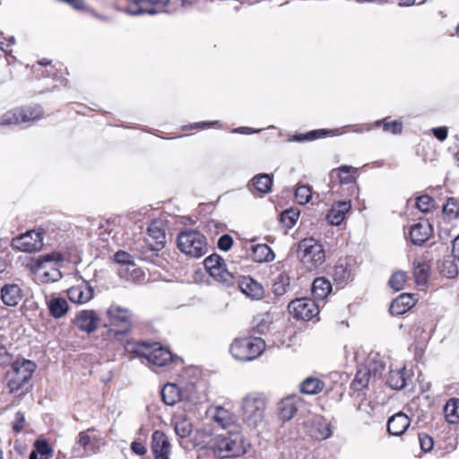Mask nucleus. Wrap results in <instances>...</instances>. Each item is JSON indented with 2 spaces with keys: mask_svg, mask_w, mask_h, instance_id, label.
<instances>
[{
  "mask_svg": "<svg viewBox=\"0 0 459 459\" xmlns=\"http://www.w3.org/2000/svg\"><path fill=\"white\" fill-rule=\"evenodd\" d=\"M163 402L168 405H174L178 402L186 398L185 393L176 384H166L161 390Z\"/></svg>",
  "mask_w": 459,
  "mask_h": 459,
  "instance_id": "393cba45",
  "label": "nucleus"
},
{
  "mask_svg": "<svg viewBox=\"0 0 459 459\" xmlns=\"http://www.w3.org/2000/svg\"><path fill=\"white\" fill-rule=\"evenodd\" d=\"M131 449L134 453H135L138 455H143L147 451L145 446L138 442H133L131 445Z\"/></svg>",
  "mask_w": 459,
  "mask_h": 459,
  "instance_id": "680f3d73",
  "label": "nucleus"
},
{
  "mask_svg": "<svg viewBox=\"0 0 459 459\" xmlns=\"http://www.w3.org/2000/svg\"><path fill=\"white\" fill-rule=\"evenodd\" d=\"M169 0H135L125 7L131 15L155 14L165 10Z\"/></svg>",
  "mask_w": 459,
  "mask_h": 459,
  "instance_id": "ddd939ff",
  "label": "nucleus"
},
{
  "mask_svg": "<svg viewBox=\"0 0 459 459\" xmlns=\"http://www.w3.org/2000/svg\"><path fill=\"white\" fill-rule=\"evenodd\" d=\"M100 319L94 310H82L74 318V325L87 333H93L99 326Z\"/></svg>",
  "mask_w": 459,
  "mask_h": 459,
  "instance_id": "2eb2a0df",
  "label": "nucleus"
},
{
  "mask_svg": "<svg viewBox=\"0 0 459 459\" xmlns=\"http://www.w3.org/2000/svg\"><path fill=\"white\" fill-rule=\"evenodd\" d=\"M349 276V272L342 264L334 267L333 277L337 281L342 282Z\"/></svg>",
  "mask_w": 459,
  "mask_h": 459,
  "instance_id": "4d7b16f0",
  "label": "nucleus"
},
{
  "mask_svg": "<svg viewBox=\"0 0 459 459\" xmlns=\"http://www.w3.org/2000/svg\"><path fill=\"white\" fill-rule=\"evenodd\" d=\"M177 241L182 253L195 258L202 257L209 249L205 236L197 230H186L181 231Z\"/></svg>",
  "mask_w": 459,
  "mask_h": 459,
  "instance_id": "39448f33",
  "label": "nucleus"
},
{
  "mask_svg": "<svg viewBox=\"0 0 459 459\" xmlns=\"http://www.w3.org/2000/svg\"><path fill=\"white\" fill-rule=\"evenodd\" d=\"M381 124L383 125V130L385 132H391L394 134L402 133L403 124L401 121L394 120L393 122H387L386 119H384L383 121L376 122V126H380Z\"/></svg>",
  "mask_w": 459,
  "mask_h": 459,
  "instance_id": "de8ad7c7",
  "label": "nucleus"
},
{
  "mask_svg": "<svg viewBox=\"0 0 459 459\" xmlns=\"http://www.w3.org/2000/svg\"><path fill=\"white\" fill-rule=\"evenodd\" d=\"M209 274L214 278L217 281L225 284L227 286H230L234 282V276L231 273H230L224 262H222L220 265L213 268Z\"/></svg>",
  "mask_w": 459,
  "mask_h": 459,
  "instance_id": "2f4dec72",
  "label": "nucleus"
},
{
  "mask_svg": "<svg viewBox=\"0 0 459 459\" xmlns=\"http://www.w3.org/2000/svg\"><path fill=\"white\" fill-rule=\"evenodd\" d=\"M446 420L450 424L459 422V399H450L444 407Z\"/></svg>",
  "mask_w": 459,
  "mask_h": 459,
  "instance_id": "72a5a7b5",
  "label": "nucleus"
},
{
  "mask_svg": "<svg viewBox=\"0 0 459 459\" xmlns=\"http://www.w3.org/2000/svg\"><path fill=\"white\" fill-rule=\"evenodd\" d=\"M36 369V364L28 359H18L12 364L8 371V385L11 391L22 387L31 377Z\"/></svg>",
  "mask_w": 459,
  "mask_h": 459,
  "instance_id": "9d476101",
  "label": "nucleus"
},
{
  "mask_svg": "<svg viewBox=\"0 0 459 459\" xmlns=\"http://www.w3.org/2000/svg\"><path fill=\"white\" fill-rule=\"evenodd\" d=\"M18 124H21L19 108L7 111L0 117V127Z\"/></svg>",
  "mask_w": 459,
  "mask_h": 459,
  "instance_id": "a18cd8bd",
  "label": "nucleus"
},
{
  "mask_svg": "<svg viewBox=\"0 0 459 459\" xmlns=\"http://www.w3.org/2000/svg\"><path fill=\"white\" fill-rule=\"evenodd\" d=\"M10 360V355L8 354L6 348L0 343V365L9 363Z\"/></svg>",
  "mask_w": 459,
  "mask_h": 459,
  "instance_id": "e2e57ef3",
  "label": "nucleus"
},
{
  "mask_svg": "<svg viewBox=\"0 0 459 459\" xmlns=\"http://www.w3.org/2000/svg\"><path fill=\"white\" fill-rule=\"evenodd\" d=\"M328 134L326 130H314L311 131L306 134H296L293 136V140L297 142H302V141H313L317 138H321L325 136Z\"/></svg>",
  "mask_w": 459,
  "mask_h": 459,
  "instance_id": "09e8293b",
  "label": "nucleus"
},
{
  "mask_svg": "<svg viewBox=\"0 0 459 459\" xmlns=\"http://www.w3.org/2000/svg\"><path fill=\"white\" fill-rule=\"evenodd\" d=\"M249 446L250 444L239 430H228L227 435H217L210 442L213 455L220 459L243 456Z\"/></svg>",
  "mask_w": 459,
  "mask_h": 459,
  "instance_id": "f257e3e1",
  "label": "nucleus"
},
{
  "mask_svg": "<svg viewBox=\"0 0 459 459\" xmlns=\"http://www.w3.org/2000/svg\"><path fill=\"white\" fill-rule=\"evenodd\" d=\"M238 287L244 295L253 300H259L264 296L262 284L250 276L243 277L238 282Z\"/></svg>",
  "mask_w": 459,
  "mask_h": 459,
  "instance_id": "a211bd4d",
  "label": "nucleus"
},
{
  "mask_svg": "<svg viewBox=\"0 0 459 459\" xmlns=\"http://www.w3.org/2000/svg\"><path fill=\"white\" fill-rule=\"evenodd\" d=\"M406 280V273L403 271H398L391 276L389 285L394 290H401L403 289Z\"/></svg>",
  "mask_w": 459,
  "mask_h": 459,
  "instance_id": "c03bdc74",
  "label": "nucleus"
},
{
  "mask_svg": "<svg viewBox=\"0 0 459 459\" xmlns=\"http://www.w3.org/2000/svg\"><path fill=\"white\" fill-rule=\"evenodd\" d=\"M415 305V299L411 294L403 293L394 299L389 311L393 316H401Z\"/></svg>",
  "mask_w": 459,
  "mask_h": 459,
  "instance_id": "b1692460",
  "label": "nucleus"
},
{
  "mask_svg": "<svg viewBox=\"0 0 459 459\" xmlns=\"http://www.w3.org/2000/svg\"><path fill=\"white\" fill-rule=\"evenodd\" d=\"M224 260L218 255H211L204 260V267L208 273H210L213 268L220 265Z\"/></svg>",
  "mask_w": 459,
  "mask_h": 459,
  "instance_id": "603ef678",
  "label": "nucleus"
},
{
  "mask_svg": "<svg viewBox=\"0 0 459 459\" xmlns=\"http://www.w3.org/2000/svg\"><path fill=\"white\" fill-rule=\"evenodd\" d=\"M288 309L290 314L296 319L308 321L318 315V305L315 300L307 298L296 299L292 300Z\"/></svg>",
  "mask_w": 459,
  "mask_h": 459,
  "instance_id": "f8f14e48",
  "label": "nucleus"
},
{
  "mask_svg": "<svg viewBox=\"0 0 459 459\" xmlns=\"http://www.w3.org/2000/svg\"><path fill=\"white\" fill-rule=\"evenodd\" d=\"M102 446V438L94 428L81 431L73 446V453L78 457L97 454Z\"/></svg>",
  "mask_w": 459,
  "mask_h": 459,
  "instance_id": "6e6552de",
  "label": "nucleus"
},
{
  "mask_svg": "<svg viewBox=\"0 0 459 459\" xmlns=\"http://www.w3.org/2000/svg\"><path fill=\"white\" fill-rule=\"evenodd\" d=\"M212 419L222 429L239 430L236 416L222 406H216L214 408Z\"/></svg>",
  "mask_w": 459,
  "mask_h": 459,
  "instance_id": "dca6fc26",
  "label": "nucleus"
},
{
  "mask_svg": "<svg viewBox=\"0 0 459 459\" xmlns=\"http://www.w3.org/2000/svg\"><path fill=\"white\" fill-rule=\"evenodd\" d=\"M94 294L93 288L86 281L73 286L67 290L69 299L76 304H85L92 299Z\"/></svg>",
  "mask_w": 459,
  "mask_h": 459,
  "instance_id": "f3484780",
  "label": "nucleus"
},
{
  "mask_svg": "<svg viewBox=\"0 0 459 459\" xmlns=\"http://www.w3.org/2000/svg\"><path fill=\"white\" fill-rule=\"evenodd\" d=\"M266 402L263 394L249 393L241 403L242 418L249 427H257L264 420Z\"/></svg>",
  "mask_w": 459,
  "mask_h": 459,
  "instance_id": "423d86ee",
  "label": "nucleus"
},
{
  "mask_svg": "<svg viewBox=\"0 0 459 459\" xmlns=\"http://www.w3.org/2000/svg\"><path fill=\"white\" fill-rule=\"evenodd\" d=\"M350 201L337 202L332 206L326 215L328 222L334 226H339L344 220L346 213L351 210Z\"/></svg>",
  "mask_w": 459,
  "mask_h": 459,
  "instance_id": "4be33fe9",
  "label": "nucleus"
},
{
  "mask_svg": "<svg viewBox=\"0 0 459 459\" xmlns=\"http://www.w3.org/2000/svg\"><path fill=\"white\" fill-rule=\"evenodd\" d=\"M419 442L423 452H429L433 448V439L427 434H419Z\"/></svg>",
  "mask_w": 459,
  "mask_h": 459,
  "instance_id": "864d4df0",
  "label": "nucleus"
},
{
  "mask_svg": "<svg viewBox=\"0 0 459 459\" xmlns=\"http://www.w3.org/2000/svg\"><path fill=\"white\" fill-rule=\"evenodd\" d=\"M152 452L154 459H169L171 444L164 432L155 430L152 436Z\"/></svg>",
  "mask_w": 459,
  "mask_h": 459,
  "instance_id": "4468645a",
  "label": "nucleus"
},
{
  "mask_svg": "<svg viewBox=\"0 0 459 459\" xmlns=\"http://www.w3.org/2000/svg\"><path fill=\"white\" fill-rule=\"evenodd\" d=\"M290 286V278L283 273H281L273 285V293L277 296L283 295Z\"/></svg>",
  "mask_w": 459,
  "mask_h": 459,
  "instance_id": "79ce46f5",
  "label": "nucleus"
},
{
  "mask_svg": "<svg viewBox=\"0 0 459 459\" xmlns=\"http://www.w3.org/2000/svg\"><path fill=\"white\" fill-rule=\"evenodd\" d=\"M299 217V212L296 210H286L281 214V221L288 228L293 227Z\"/></svg>",
  "mask_w": 459,
  "mask_h": 459,
  "instance_id": "49530a36",
  "label": "nucleus"
},
{
  "mask_svg": "<svg viewBox=\"0 0 459 459\" xmlns=\"http://www.w3.org/2000/svg\"><path fill=\"white\" fill-rule=\"evenodd\" d=\"M443 213L448 220H454L459 216V200L455 197L447 199L443 206Z\"/></svg>",
  "mask_w": 459,
  "mask_h": 459,
  "instance_id": "4c0bfd02",
  "label": "nucleus"
},
{
  "mask_svg": "<svg viewBox=\"0 0 459 459\" xmlns=\"http://www.w3.org/2000/svg\"><path fill=\"white\" fill-rule=\"evenodd\" d=\"M300 404L301 399L299 395L293 394L285 397L279 403L278 410L280 418L284 421L291 420Z\"/></svg>",
  "mask_w": 459,
  "mask_h": 459,
  "instance_id": "6ab92c4d",
  "label": "nucleus"
},
{
  "mask_svg": "<svg viewBox=\"0 0 459 459\" xmlns=\"http://www.w3.org/2000/svg\"><path fill=\"white\" fill-rule=\"evenodd\" d=\"M264 349L265 342L261 338L244 337L234 339L230 351L238 361H251L258 358Z\"/></svg>",
  "mask_w": 459,
  "mask_h": 459,
  "instance_id": "20e7f679",
  "label": "nucleus"
},
{
  "mask_svg": "<svg viewBox=\"0 0 459 459\" xmlns=\"http://www.w3.org/2000/svg\"><path fill=\"white\" fill-rule=\"evenodd\" d=\"M22 299V289L18 284H5L1 289V299L3 303L9 307L17 306Z\"/></svg>",
  "mask_w": 459,
  "mask_h": 459,
  "instance_id": "412c9836",
  "label": "nucleus"
},
{
  "mask_svg": "<svg viewBox=\"0 0 459 459\" xmlns=\"http://www.w3.org/2000/svg\"><path fill=\"white\" fill-rule=\"evenodd\" d=\"M64 261V256L58 252L40 255L32 265L34 273L44 283L55 282L61 279L62 274L58 264Z\"/></svg>",
  "mask_w": 459,
  "mask_h": 459,
  "instance_id": "7ed1b4c3",
  "label": "nucleus"
},
{
  "mask_svg": "<svg viewBox=\"0 0 459 459\" xmlns=\"http://www.w3.org/2000/svg\"><path fill=\"white\" fill-rule=\"evenodd\" d=\"M233 245V238L228 234L222 235L218 240V247L222 251H228Z\"/></svg>",
  "mask_w": 459,
  "mask_h": 459,
  "instance_id": "5fc2aeb1",
  "label": "nucleus"
},
{
  "mask_svg": "<svg viewBox=\"0 0 459 459\" xmlns=\"http://www.w3.org/2000/svg\"><path fill=\"white\" fill-rule=\"evenodd\" d=\"M261 130H253L252 128L250 127H247V126H242V127H238V128H235L233 130V133H238V134H251V133H258L260 132Z\"/></svg>",
  "mask_w": 459,
  "mask_h": 459,
  "instance_id": "338daca9",
  "label": "nucleus"
},
{
  "mask_svg": "<svg viewBox=\"0 0 459 459\" xmlns=\"http://www.w3.org/2000/svg\"><path fill=\"white\" fill-rule=\"evenodd\" d=\"M325 384L319 378L307 377L300 384V392L306 394H316L323 391Z\"/></svg>",
  "mask_w": 459,
  "mask_h": 459,
  "instance_id": "473e14b6",
  "label": "nucleus"
},
{
  "mask_svg": "<svg viewBox=\"0 0 459 459\" xmlns=\"http://www.w3.org/2000/svg\"><path fill=\"white\" fill-rule=\"evenodd\" d=\"M253 259L257 263L272 262L275 255L266 244H257L252 247Z\"/></svg>",
  "mask_w": 459,
  "mask_h": 459,
  "instance_id": "c85d7f7f",
  "label": "nucleus"
},
{
  "mask_svg": "<svg viewBox=\"0 0 459 459\" xmlns=\"http://www.w3.org/2000/svg\"><path fill=\"white\" fill-rule=\"evenodd\" d=\"M174 425L175 432L180 438H185L190 436L192 432V424L188 420L185 418H178L175 420Z\"/></svg>",
  "mask_w": 459,
  "mask_h": 459,
  "instance_id": "ea45409f",
  "label": "nucleus"
},
{
  "mask_svg": "<svg viewBox=\"0 0 459 459\" xmlns=\"http://www.w3.org/2000/svg\"><path fill=\"white\" fill-rule=\"evenodd\" d=\"M416 205L422 212H429L434 207V200L428 195L418 197Z\"/></svg>",
  "mask_w": 459,
  "mask_h": 459,
  "instance_id": "8fccbe9b",
  "label": "nucleus"
},
{
  "mask_svg": "<svg viewBox=\"0 0 459 459\" xmlns=\"http://www.w3.org/2000/svg\"><path fill=\"white\" fill-rule=\"evenodd\" d=\"M312 197V190L310 186L299 185L295 191V198L299 204H307Z\"/></svg>",
  "mask_w": 459,
  "mask_h": 459,
  "instance_id": "37998d69",
  "label": "nucleus"
},
{
  "mask_svg": "<svg viewBox=\"0 0 459 459\" xmlns=\"http://www.w3.org/2000/svg\"><path fill=\"white\" fill-rule=\"evenodd\" d=\"M35 447L36 451L34 452L37 453L38 455H39L40 457L51 456L52 448L46 440H38L35 443Z\"/></svg>",
  "mask_w": 459,
  "mask_h": 459,
  "instance_id": "3c124183",
  "label": "nucleus"
},
{
  "mask_svg": "<svg viewBox=\"0 0 459 459\" xmlns=\"http://www.w3.org/2000/svg\"><path fill=\"white\" fill-rule=\"evenodd\" d=\"M109 319L108 337L120 338L132 328L133 313L126 307L112 304L107 310Z\"/></svg>",
  "mask_w": 459,
  "mask_h": 459,
  "instance_id": "0eeeda50",
  "label": "nucleus"
},
{
  "mask_svg": "<svg viewBox=\"0 0 459 459\" xmlns=\"http://www.w3.org/2000/svg\"><path fill=\"white\" fill-rule=\"evenodd\" d=\"M134 351L153 367H166L173 361L171 352L168 349L160 346L159 343H138Z\"/></svg>",
  "mask_w": 459,
  "mask_h": 459,
  "instance_id": "1a4fd4ad",
  "label": "nucleus"
},
{
  "mask_svg": "<svg viewBox=\"0 0 459 459\" xmlns=\"http://www.w3.org/2000/svg\"><path fill=\"white\" fill-rule=\"evenodd\" d=\"M148 235L154 240V243H150L152 250L159 251L163 248L166 243V237L164 230L160 228V222L153 221L148 227Z\"/></svg>",
  "mask_w": 459,
  "mask_h": 459,
  "instance_id": "a878e982",
  "label": "nucleus"
},
{
  "mask_svg": "<svg viewBox=\"0 0 459 459\" xmlns=\"http://www.w3.org/2000/svg\"><path fill=\"white\" fill-rule=\"evenodd\" d=\"M331 435H332L331 429L327 426H325L324 430H319V434L316 435L315 437H316V438L325 439V438L329 437Z\"/></svg>",
  "mask_w": 459,
  "mask_h": 459,
  "instance_id": "69168bd1",
  "label": "nucleus"
},
{
  "mask_svg": "<svg viewBox=\"0 0 459 459\" xmlns=\"http://www.w3.org/2000/svg\"><path fill=\"white\" fill-rule=\"evenodd\" d=\"M12 247L22 252H37L43 247V231L30 230L13 238Z\"/></svg>",
  "mask_w": 459,
  "mask_h": 459,
  "instance_id": "9b49d317",
  "label": "nucleus"
},
{
  "mask_svg": "<svg viewBox=\"0 0 459 459\" xmlns=\"http://www.w3.org/2000/svg\"><path fill=\"white\" fill-rule=\"evenodd\" d=\"M50 315L55 318L63 317L68 311L69 306L67 301L63 298H53L48 303Z\"/></svg>",
  "mask_w": 459,
  "mask_h": 459,
  "instance_id": "7c9ffc66",
  "label": "nucleus"
},
{
  "mask_svg": "<svg viewBox=\"0 0 459 459\" xmlns=\"http://www.w3.org/2000/svg\"><path fill=\"white\" fill-rule=\"evenodd\" d=\"M21 123L39 120L42 117V108L39 106L19 108Z\"/></svg>",
  "mask_w": 459,
  "mask_h": 459,
  "instance_id": "e433bc0d",
  "label": "nucleus"
},
{
  "mask_svg": "<svg viewBox=\"0 0 459 459\" xmlns=\"http://www.w3.org/2000/svg\"><path fill=\"white\" fill-rule=\"evenodd\" d=\"M447 265V272L442 270L443 274H445L448 278H454L457 275L458 271L457 267L453 264V262H446L444 263V266Z\"/></svg>",
  "mask_w": 459,
  "mask_h": 459,
  "instance_id": "bf43d9fd",
  "label": "nucleus"
},
{
  "mask_svg": "<svg viewBox=\"0 0 459 459\" xmlns=\"http://www.w3.org/2000/svg\"><path fill=\"white\" fill-rule=\"evenodd\" d=\"M404 368L402 369L390 370L387 384L394 390H401L406 385Z\"/></svg>",
  "mask_w": 459,
  "mask_h": 459,
  "instance_id": "f704fd0d",
  "label": "nucleus"
},
{
  "mask_svg": "<svg viewBox=\"0 0 459 459\" xmlns=\"http://www.w3.org/2000/svg\"><path fill=\"white\" fill-rule=\"evenodd\" d=\"M431 233V224L427 220H423L411 227L409 236L411 243L414 245H422L429 239Z\"/></svg>",
  "mask_w": 459,
  "mask_h": 459,
  "instance_id": "aec40b11",
  "label": "nucleus"
},
{
  "mask_svg": "<svg viewBox=\"0 0 459 459\" xmlns=\"http://www.w3.org/2000/svg\"><path fill=\"white\" fill-rule=\"evenodd\" d=\"M410 419L403 412L393 415L387 422V430L393 436H401L410 426Z\"/></svg>",
  "mask_w": 459,
  "mask_h": 459,
  "instance_id": "5701e85b",
  "label": "nucleus"
},
{
  "mask_svg": "<svg viewBox=\"0 0 459 459\" xmlns=\"http://www.w3.org/2000/svg\"><path fill=\"white\" fill-rule=\"evenodd\" d=\"M297 254L302 264L309 271L318 268L325 261V251L323 245L313 238L300 240Z\"/></svg>",
  "mask_w": 459,
  "mask_h": 459,
  "instance_id": "f03ea898",
  "label": "nucleus"
},
{
  "mask_svg": "<svg viewBox=\"0 0 459 459\" xmlns=\"http://www.w3.org/2000/svg\"><path fill=\"white\" fill-rule=\"evenodd\" d=\"M452 252L455 258L459 260V235L453 241Z\"/></svg>",
  "mask_w": 459,
  "mask_h": 459,
  "instance_id": "0e129e2a",
  "label": "nucleus"
},
{
  "mask_svg": "<svg viewBox=\"0 0 459 459\" xmlns=\"http://www.w3.org/2000/svg\"><path fill=\"white\" fill-rule=\"evenodd\" d=\"M357 169L351 166H342L331 171V178H337L341 184H350L356 179Z\"/></svg>",
  "mask_w": 459,
  "mask_h": 459,
  "instance_id": "cd10ccee",
  "label": "nucleus"
},
{
  "mask_svg": "<svg viewBox=\"0 0 459 459\" xmlns=\"http://www.w3.org/2000/svg\"><path fill=\"white\" fill-rule=\"evenodd\" d=\"M25 425V416L22 412L18 411L15 414V419L13 423V429L16 433H20Z\"/></svg>",
  "mask_w": 459,
  "mask_h": 459,
  "instance_id": "6e6d98bb",
  "label": "nucleus"
},
{
  "mask_svg": "<svg viewBox=\"0 0 459 459\" xmlns=\"http://www.w3.org/2000/svg\"><path fill=\"white\" fill-rule=\"evenodd\" d=\"M372 376L366 368L358 370L355 379L352 382V385L355 390H362L367 387Z\"/></svg>",
  "mask_w": 459,
  "mask_h": 459,
  "instance_id": "58836bf2",
  "label": "nucleus"
},
{
  "mask_svg": "<svg viewBox=\"0 0 459 459\" xmlns=\"http://www.w3.org/2000/svg\"><path fill=\"white\" fill-rule=\"evenodd\" d=\"M252 183L256 191L267 194L271 191L273 178L269 174H258L253 178Z\"/></svg>",
  "mask_w": 459,
  "mask_h": 459,
  "instance_id": "c9c22d12",
  "label": "nucleus"
},
{
  "mask_svg": "<svg viewBox=\"0 0 459 459\" xmlns=\"http://www.w3.org/2000/svg\"><path fill=\"white\" fill-rule=\"evenodd\" d=\"M365 368L371 374L373 379L378 378L385 370L384 363L375 358H370Z\"/></svg>",
  "mask_w": 459,
  "mask_h": 459,
  "instance_id": "a19ab883",
  "label": "nucleus"
},
{
  "mask_svg": "<svg viewBox=\"0 0 459 459\" xmlns=\"http://www.w3.org/2000/svg\"><path fill=\"white\" fill-rule=\"evenodd\" d=\"M432 133L441 142L445 141L447 137V128L445 126L435 127L432 129Z\"/></svg>",
  "mask_w": 459,
  "mask_h": 459,
  "instance_id": "052dcab7",
  "label": "nucleus"
},
{
  "mask_svg": "<svg viewBox=\"0 0 459 459\" xmlns=\"http://www.w3.org/2000/svg\"><path fill=\"white\" fill-rule=\"evenodd\" d=\"M132 256L125 251H118L115 254V260L118 264H127L132 263Z\"/></svg>",
  "mask_w": 459,
  "mask_h": 459,
  "instance_id": "13d9d810",
  "label": "nucleus"
},
{
  "mask_svg": "<svg viewBox=\"0 0 459 459\" xmlns=\"http://www.w3.org/2000/svg\"><path fill=\"white\" fill-rule=\"evenodd\" d=\"M423 3V1H420V2H417L416 0H400V5H405V6H410V5H412V4H421Z\"/></svg>",
  "mask_w": 459,
  "mask_h": 459,
  "instance_id": "774afa93",
  "label": "nucleus"
},
{
  "mask_svg": "<svg viewBox=\"0 0 459 459\" xmlns=\"http://www.w3.org/2000/svg\"><path fill=\"white\" fill-rule=\"evenodd\" d=\"M332 291L331 282L324 278L319 277L314 280L312 284V294L316 300L323 301Z\"/></svg>",
  "mask_w": 459,
  "mask_h": 459,
  "instance_id": "bb28decb",
  "label": "nucleus"
},
{
  "mask_svg": "<svg viewBox=\"0 0 459 459\" xmlns=\"http://www.w3.org/2000/svg\"><path fill=\"white\" fill-rule=\"evenodd\" d=\"M429 265L425 260L419 258L413 262V275L418 285L426 284L429 278Z\"/></svg>",
  "mask_w": 459,
  "mask_h": 459,
  "instance_id": "c756f323",
  "label": "nucleus"
}]
</instances>
